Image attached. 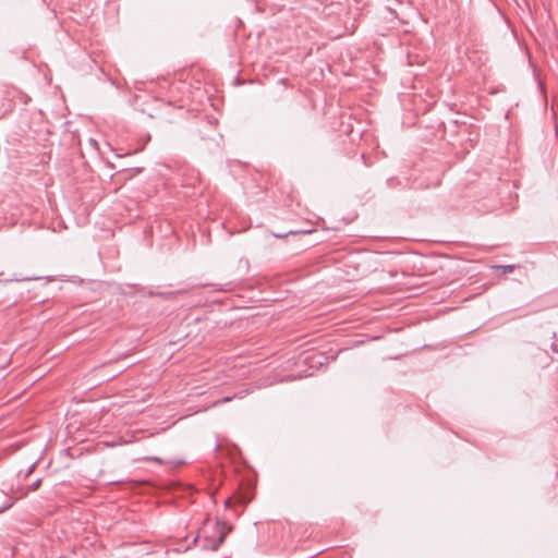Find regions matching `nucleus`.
I'll return each mask as SVG.
<instances>
[{"instance_id": "nucleus-2", "label": "nucleus", "mask_w": 558, "mask_h": 558, "mask_svg": "<svg viewBox=\"0 0 558 558\" xmlns=\"http://www.w3.org/2000/svg\"><path fill=\"white\" fill-rule=\"evenodd\" d=\"M234 398L231 397H225L220 400H217L213 403V407H217V405H220V404H223V403H227V402H230L231 400H233Z\"/></svg>"}, {"instance_id": "nucleus-4", "label": "nucleus", "mask_w": 558, "mask_h": 558, "mask_svg": "<svg viewBox=\"0 0 558 558\" xmlns=\"http://www.w3.org/2000/svg\"><path fill=\"white\" fill-rule=\"evenodd\" d=\"M248 393H250V390H248V389H246V390H242V391H239V392L234 393V395L232 396V398H234V399H243V398H244L245 396H247Z\"/></svg>"}, {"instance_id": "nucleus-5", "label": "nucleus", "mask_w": 558, "mask_h": 558, "mask_svg": "<svg viewBox=\"0 0 558 558\" xmlns=\"http://www.w3.org/2000/svg\"><path fill=\"white\" fill-rule=\"evenodd\" d=\"M40 483H41V481H40V480L35 481V482L29 486L28 490L34 492V490L38 489V487L40 486Z\"/></svg>"}, {"instance_id": "nucleus-6", "label": "nucleus", "mask_w": 558, "mask_h": 558, "mask_svg": "<svg viewBox=\"0 0 558 558\" xmlns=\"http://www.w3.org/2000/svg\"><path fill=\"white\" fill-rule=\"evenodd\" d=\"M13 505V501L11 500H8L3 507L0 508V511L4 510V509H9L11 506Z\"/></svg>"}, {"instance_id": "nucleus-1", "label": "nucleus", "mask_w": 558, "mask_h": 558, "mask_svg": "<svg viewBox=\"0 0 558 558\" xmlns=\"http://www.w3.org/2000/svg\"><path fill=\"white\" fill-rule=\"evenodd\" d=\"M230 531L231 526L225 521L216 520L213 522L207 518L204 521L203 526L199 529L197 536L194 538V543L197 538H201L205 549L215 551L225 542V538Z\"/></svg>"}, {"instance_id": "nucleus-3", "label": "nucleus", "mask_w": 558, "mask_h": 558, "mask_svg": "<svg viewBox=\"0 0 558 558\" xmlns=\"http://www.w3.org/2000/svg\"><path fill=\"white\" fill-rule=\"evenodd\" d=\"M498 268H500L502 270V272H505V274H510L513 271L514 266L513 265H502V266H498Z\"/></svg>"}]
</instances>
